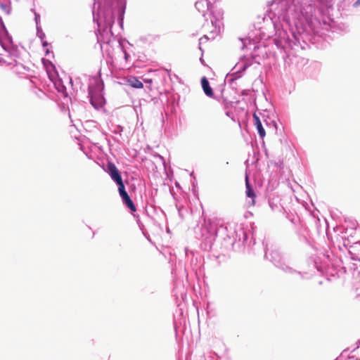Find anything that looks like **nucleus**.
Here are the masks:
<instances>
[{
  "label": "nucleus",
  "mask_w": 360,
  "mask_h": 360,
  "mask_svg": "<svg viewBox=\"0 0 360 360\" xmlns=\"http://www.w3.org/2000/svg\"><path fill=\"white\" fill-rule=\"evenodd\" d=\"M311 0H274L270 6L269 17L275 29L274 42L287 51L297 46L302 35L311 31L316 34L321 25L313 17Z\"/></svg>",
  "instance_id": "1"
},
{
  "label": "nucleus",
  "mask_w": 360,
  "mask_h": 360,
  "mask_svg": "<svg viewBox=\"0 0 360 360\" xmlns=\"http://www.w3.org/2000/svg\"><path fill=\"white\" fill-rule=\"evenodd\" d=\"M126 0H104L98 5L96 15L94 13V20L98 27V41L108 44L113 38L111 27L114 23L115 14L121 16L125 8Z\"/></svg>",
  "instance_id": "2"
},
{
  "label": "nucleus",
  "mask_w": 360,
  "mask_h": 360,
  "mask_svg": "<svg viewBox=\"0 0 360 360\" xmlns=\"http://www.w3.org/2000/svg\"><path fill=\"white\" fill-rule=\"evenodd\" d=\"M0 44L4 53L1 54L0 63L9 66L17 65L16 58L18 57V51L13 44L11 37L5 27L0 18Z\"/></svg>",
  "instance_id": "3"
},
{
  "label": "nucleus",
  "mask_w": 360,
  "mask_h": 360,
  "mask_svg": "<svg viewBox=\"0 0 360 360\" xmlns=\"http://www.w3.org/2000/svg\"><path fill=\"white\" fill-rule=\"evenodd\" d=\"M195 7L206 21L207 20V15L210 16L212 14L211 24L214 29L211 31V34L212 37L214 38L215 35L220 32L222 26V11L221 10L212 11L213 6L211 0H198L195 4Z\"/></svg>",
  "instance_id": "4"
},
{
  "label": "nucleus",
  "mask_w": 360,
  "mask_h": 360,
  "mask_svg": "<svg viewBox=\"0 0 360 360\" xmlns=\"http://www.w3.org/2000/svg\"><path fill=\"white\" fill-rule=\"evenodd\" d=\"M102 91V82L97 77L91 79L89 86V96L91 105L96 109L102 108L105 103Z\"/></svg>",
  "instance_id": "5"
},
{
  "label": "nucleus",
  "mask_w": 360,
  "mask_h": 360,
  "mask_svg": "<svg viewBox=\"0 0 360 360\" xmlns=\"http://www.w3.org/2000/svg\"><path fill=\"white\" fill-rule=\"evenodd\" d=\"M107 172L110 175V178L115 182H120L122 181L121 174L120 171L117 169L116 166L112 163L109 162L107 165Z\"/></svg>",
  "instance_id": "6"
},
{
  "label": "nucleus",
  "mask_w": 360,
  "mask_h": 360,
  "mask_svg": "<svg viewBox=\"0 0 360 360\" xmlns=\"http://www.w3.org/2000/svg\"><path fill=\"white\" fill-rule=\"evenodd\" d=\"M245 184H246V195L248 198H250L251 200L248 202L250 205H255V193L253 190L251 188L249 181H248V177L246 175L245 178Z\"/></svg>",
  "instance_id": "7"
},
{
  "label": "nucleus",
  "mask_w": 360,
  "mask_h": 360,
  "mask_svg": "<svg viewBox=\"0 0 360 360\" xmlns=\"http://www.w3.org/2000/svg\"><path fill=\"white\" fill-rule=\"evenodd\" d=\"M253 117L255 120V124L257 129V132L261 138H264L266 135V132L262 124L259 117L256 114H254Z\"/></svg>",
  "instance_id": "8"
},
{
  "label": "nucleus",
  "mask_w": 360,
  "mask_h": 360,
  "mask_svg": "<svg viewBox=\"0 0 360 360\" xmlns=\"http://www.w3.org/2000/svg\"><path fill=\"white\" fill-rule=\"evenodd\" d=\"M201 84H202V89H203L205 94L207 96H210V97L212 96H213L212 89L210 86L209 82L205 77L202 78Z\"/></svg>",
  "instance_id": "9"
},
{
  "label": "nucleus",
  "mask_w": 360,
  "mask_h": 360,
  "mask_svg": "<svg viewBox=\"0 0 360 360\" xmlns=\"http://www.w3.org/2000/svg\"><path fill=\"white\" fill-rule=\"evenodd\" d=\"M127 83L133 88L142 89L143 87V83L136 77H131L127 80Z\"/></svg>",
  "instance_id": "10"
},
{
  "label": "nucleus",
  "mask_w": 360,
  "mask_h": 360,
  "mask_svg": "<svg viewBox=\"0 0 360 360\" xmlns=\"http://www.w3.org/2000/svg\"><path fill=\"white\" fill-rule=\"evenodd\" d=\"M0 8L6 13L9 14L11 11V0H0Z\"/></svg>",
  "instance_id": "11"
},
{
  "label": "nucleus",
  "mask_w": 360,
  "mask_h": 360,
  "mask_svg": "<svg viewBox=\"0 0 360 360\" xmlns=\"http://www.w3.org/2000/svg\"><path fill=\"white\" fill-rule=\"evenodd\" d=\"M122 199L123 202L126 205V206L131 212H135L136 211L135 205H134V202H132V200H131V198H129V195L127 196L124 197Z\"/></svg>",
  "instance_id": "12"
},
{
  "label": "nucleus",
  "mask_w": 360,
  "mask_h": 360,
  "mask_svg": "<svg viewBox=\"0 0 360 360\" xmlns=\"http://www.w3.org/2000/svg\"><path fill=\"white\" fill-rule=\"evenodd\" d=\"M116 184L118 186V191H119V193H120V195L121 196V198H123L124 197L127 196L128 194H127V193L125 191V188H124V185L123 184V181H121L117 182Z\"/></svg>",
  "instance_id": "13"
},
{
  "label": "nucleus",
  "mask_w": 360,
  "mask_h": 360,
  "mask_svg": "<svg viewBox=\"0 0 360 360\" xmlns=\"http://www.w3.org/2000/svg\"><path fill=\"white\" fill-rule=\"evenodd\" d=\"M249 65L247 64L245 61H240L238 63L236 64L235 66V69L237 70V72H239L240 70L244 71Z\"/></svg>",
  "instance_id": "14"
},
{
  "label": "nucleus",
  "mask_w": 360,
  "mask_h": 360,
  "mask_svg": "<svg viewBox=\"0 0 360 360\" xmlns=\"http://www.w3.org/2000/svg\"><path fill=\"white\" fill-rule=\"evenodd\" d=\"M56 88L59 92L64 94L65 91V87L63 84H59Z\"/></svg>",
  "instance_id": "15"
},
{
  "label": "nucleus",
  "mask_w": 360,
  "mask_h": 360,
  "mask_svg": "<svg viewBox=\"0 0 360 360\" xmlns=\"http://www.w3.org/2000/svg\"><path fill=\"white\" fill-rule=\"evenodd\" d=\"M37 35L41 39H42L45 36L44 33L39 27H37Z\"/></svg>",
  "instance_id": "16"
},
{
  "label": "nucleus",
  "mask_w": 360,
  "mask_h": 360,
  "mask_svg": "<svg viewBox=\"0 0 360 360\" xmlns=\"http://www.w3.org/2000/svg\"><path fill=\"white\" fill-rule=\"evenodd\" d=\"M39 18H40L39 15L35 13V21H36V24H37V27H39L38 24H39Z\"/></svg>",
  "instance_id": "17"
},
{
  "label": "nucleus",
  "mask_w": 360,
  "mask_h": 360,
  "mask_svg": "<svg viewBox=\"0 0 360 360\" xmlns=\"http://www.w3.org/2000/svg\"><path fill=\"white\" fill-rule=\"evenodd\" d=\"M354 7L360 6V0H356V1L353 5Z\"/></svg>",
  "instance_id": "18"
},
{
  "label": "nucleus",
  "mask_w": 360,
  "mask_h": 360,
  "mask_svg": "<svg viewBox=\"0 0 360 360\" xmlns=\"http://www.w3.org/2000/svg\"><path fill=\"white\" fill-rule=\"evenodd\" d=\"M124 59L126 60H127L128 58H129V54L126 51H124Z\"/></svg>",
  "instance_id": "19"
},
{
  "label": "nucleus",
  "mask_w": 360,
  "mask_h": 360,
  "mask_svg": "<svg viewBox=\"0 0 360 360\" xmlns=\"http://www.w3.org/2000/svg\"><path fill=\"white\" fill-rule=\"evenodd\" d=\"M322 3L328 4L330 0H320Z\"/></svg>",
  "instance_id": "20"
},
{
  "label": "nucleus",
  "mask_w": 360,
  "mask_h": 360,
  "mask_svg": "<svg viewBox=\"0 0 360 360\" xmlns=\"http://www.w3.org/2000/svg\"><path fill=\"white\" fill-rule=\"evenodd\" d=\"M42 44H43V46H46L48 45V44H47V42H46V41H44V42L42 43Z\"/></svg>",
  "instance_id": "21"
},
{
  "label": "nucleus",
  "mask_w": 360,
  "mask_h": 360,
  "mask_svg": "<svg viewBox=\"0 0 360 360\" xmlns=\"http://www.w3.org/2000/svg\"><path fill=\"white\" fill-rule=\"evenodd\" d=\"M287 269H288L289 271L291 270L290 267H287Z\"/></svg>",
  "instance_id": "22"
}]
</instances>
